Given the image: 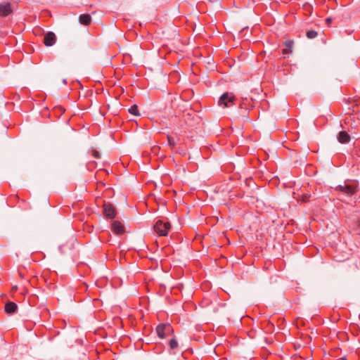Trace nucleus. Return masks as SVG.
<instances>
[{"mask_svg":"<svg viewBox=\"0 0 360 360\" xmlns=\"http://www.w3.org/2000/svg\"><path fill=\"white\" fill-rule=\"evenodd\" d=\"M153 228L155 233L160 236H166L171 229V224L169 221L158 220Z\"/></svg>","mask_w":360,"mask_h":360,"instance_id":"obj_1","label":"nucleus"},{"mask_svg":"<svg viewBox=\"0 0 360 360\" xmlns=\"http://www.w3.org/2000/svg\"><path fill=\"white\" fill-rule=\"evenodd\" d=\"M236 98L232 93H224L223 94L218 101V104L220 106L229 108L235 105Z\"/></svg>","mask_w":360,"mask_h":360,"instance_id":"obj_2","label":"nucleus"},{"mask_svg":"<svg viewBox=\"0 0 360 360\" xmlns=\"http://www.w3.org/2000/svg\"><path fill=\"white\" fill-rule=\"evenodd\" d=\"M173 328L169 323H160L156 327V332L159 338L163 339L173 333Z\"/></svg>","mask_w":360,"mask_h":360,"instance_id":"obj_3","label":"nucleus"},{"mask_svg":"<svg viewBox=\"0 0 360 360\" xmlns=\"http://www.w3.org/2000/svg\"><path fill=\"white\" fill-rule=\"evenodd\" d=\"M335 190L342 192L347 195H352L357 192V188L355 186L345 184L344 185H339L335 188Z\"/></svg>","mask_w":360,"mask_h":360,"instance_id":"obj_4","label":"nucleus"},{"mask_svg":"<svg viewBox=\"0 0 360 360\" xmlns=\"http://www.w3.org/2000/svg\"><path fill=\"white\" fill-rule=\"evenodd\" d=\"M103 212L106 217L113 219L116 216V211L115 207L110 203H105L103 205Z\"/></svg>","mask_w":360,"mask_h":360,"instance_id":"obj_5","label":"nucleus"},{"mask_svg":"<svg viewBox=\"0 0 360 360\" xmlns=\"http://www.w3.org/2000/svg\"><path fill=\"white\" fill-rule=\"evenodd\" d=\"M56 41V36L52 32H48L44 37V44L46 46H51L55 44Z\"/></svg>","mask_w":360,"mask_h":360,"instance_id":"obj_6","label":"nucleus"},{"mask_svg":"<svg viewBox=\"0 0 360 360\" xmlns=\"http://www.w3.org/2000/svg\"><path fill=\"white\" fill-rule=\"evenodd\" d=\"M13 13L11 4L8 2L0 4V16L6 17Z\"/></svg>","mask_w":360,"mask_h":360,"instance_id":"obj_7","label":"nucleus"},{"mask_svg":"<svg viewBox=\"0 0 360 360\" xmlns=\"http://www.w3.org/2000/svg\"><path fill=\"white\" fill-rule=\"evenodd\" d=\"M111 229L114 233L117 235H121L124 233V226L119 221H114L112 223Z\"/></svg>","mask_w":360,"mask_h":360,"instance_id":"obj_8","label":"nucleus"},{"mask_svg":"<svg viewBox=\"0 0 360 360\" xmlns=\"http://www.w3.org/2000/svg\"><path fill=\"white\" fill-rule=\"evenodd\" d=\"M338 140L341 143H347L350 141V136L346 131H342L339 132Z\"/></svg>","mask_w":360,"mask_h":360,"instance_id":"obj_9","label":"nucleus"},{"mask_svg":"<svg viewBox=\"0 0 360 360\" xmlns=\"http://www.w3.org/2000/svg\"><path fill=\"white\" fill-rule=\"evenodd\" d=\"M18 305L13 302H8L5 304V311L8 314H13L17 311Z\"/></svg>","mask_w":360,"mask_h":360,"instance_id":"obj_10","label":"nucleus"},{"mask_svg":"<svg viewBox=\"0 0 360 360\" xmlns=\"http://www.w3.org/2000/svg\"><path fill=\"white\" fill-rule=\"evenodd\" d=\"M79 22L83 25H89L91 22V17L89 14H82L79 17Z\"/></svg>","mask_w":360,"mask_h":360,"instance_id":"obj_11","label":"nucleus"},{"mask_svg":"<svg viewBox=\"0 0 360 360\" xmlns=\"http://www.w3.org/2000/svg\"><path fill=\"white\" fill-rule=\"evenodd\" d=\"M293 41H286L285 42V48L283 49L282 51V53L283 55H287V54H289L290 53H292V46H293Z\"/></svg>","mask_w":360,"mask_h":360,"instance_id":"obj_12","label":"nucleus"},{"mask_svg":"<svg viewBox=\"0 0 360 360\" xmlns=\"http://www.w3.org/2000/svg\"><path fill=\"white\" fill-rule=\"evenodd\" d=\"M169 348L172 350H174V349H177L178 347H179V343H178L176 339V338H172L169 341Z\"/></svg>","mask_w":360,"mask_h":360,"instance_id":"obj_13","label":"nucleus"},{"mask_svg":"<svg viewBox=\"0 0 360 360\" xmlns=\"http://www.w3.org/2000/svg\"><path fill=\"white\" fill-rule=\"evenodd\" d=\"M129 112L131 113V115H136V116L139 115V110H138V106L136 105H133L129 109Z\"/></svg>","mask_w":360,"mask_h":360,"instance_id":"obj_14","label":"nucleus"},{"mask_svg":"<svg viewBox=\"0 0 360 360\" xmlns=\"http://www.w3.org/2000/svg\"><path fill=\"white\" fill-rule=\"evenodd\" d=\"M306 35L307 38L312 39L318 36V33L315 30H309L307 32Z\"/></svg>","mask_w":360,"mask_h":360,"instance_id":"obj_15","label":"nucleus"},{"mask_svg":"<svg viewBox=\"0 0 360 360\" xmlns=\"http://www.w3.org/2000/svg\"><path fill=\"white\" fill-rule=\"evenodd\" d=\"M167 139H168V143L169 145L171 146V147H174L176 144V142H175V140L173 137L170 136H167Z\"/></svg>","mask_w":360,"mask_h":360,"instance_id":"obj_16","label":"nucleus"},{"mask_svg":"<svg viewBox=\"0 0 360 360\" xmlns=\"http://www.w3.org/2000/svg\"><path fill=\"white\" fill-rule=\"evenodd\" d=\"M91 154L96 159H98L101 157L99 152L96 150H92Z\"/></svg>","mask_w":360,"mask_h":360,"instance_id":"obj_17","label":"nucleus"},{"mask_svg":"<svg viewBox=\"0 0 360 360\" xmlns=\"http://www.w3.org/2000/svg\"><path fill=\"white\" fill-rule=\"evenodd\" d=\"M356 233L360 235V220H358L356 221Z\"/></svg>","mask_w":360,"mask_h":360,"instance_id":"obj_18","label":"nucleus"},{"mask_svg":"<svg viewBox=\"0 0 360 360\" xmlns=\"http://www.w3.org/2000/svg\"><path fill=\"white\" fill-rule=\"evenodd\" d=\"M309 198V195H302V200L303 202H307V201L308 200Z\"/></svg>","mask_w":360,"mask_h":360,"instance_id":"obj_19","label":"nucleus"},{"mask_svg":"<svg viewBox=\"0 0 360 360\" xmlns=\"http://www.w3.org/2000/svg\"><path fill=\"white\" fill-rule=\"evenodd\" d=\"M355 155L360 158V148L356 150Z\"/></svg>","mask_w":360,"mask_h":360,"instance_id":"obj_20","label":"nucleus"},{"mask_svg":"<svg viewBox=\"0 0 360 360\" xmlns=\"http://www.w3.org/2000/svg\"><path fill=\"white\" fill-rule=\"evenodd\" d=\"M326 22H327V23H330V22H331L332 19H331V18H327V19L326 20Z\"/></svg>","mask_w":360,"mask_h":360,"instance_id":"obj_21","label":"nucleus"},{"mask_svg":"<svg viewBox=\"0 0 360 360\" xmlns=\"http://www.w3.org/2000/svg\"><path fill=\"white\" fill-rule=\"evenodd\" d=\"M13 289H14V290H16V289H17V287H16V286L13 287Z\"/></svg>","mask_w":360,"mask_h":360,"instance_id":"obj_22","label":"nucleus"},{"mask_svg":"<svg viewBox=\"0 0 360 360\" xmlns=\"http://www.w3.org/2000/svg\"><path fill=\"white\" fill-rule=\"evenodd\" d=\"M359 162H360V160H359Z\"/></svg>","mask_w":360,"mask_h":360,"instance_id":"obj_23","label":"nucleus"}]
</instances>
